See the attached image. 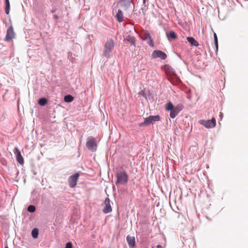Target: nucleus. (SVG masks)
Here are the masks:
<instances>
[{"mask_svg":"<svg viewBox=\"0 0 248 248\" xmlns=\"http://www.w3.org/2000/svg\"><path fill=\"white\" fill-rule=\"evenodd\" d=\"M116 177L117 180L115 182V185L117 186L125 185L128 182V175L125 170L116 171Z\"/></svg>","mask_w":248,"mask_h":248,"instance_id":"1","label":"nucleus"},{"mask_svg":"<svg viewBox=\"0 0 248 248\" xmlns=\"http://www.w3.org/2000/svg\"><path fill=\"white\" fill-rule=\"evenodd\" d=\"M114 46V41L110 38L108 40L104 46V50L103 55L106 58L108 59L110 57V53L111 52Z\"/></svg>","mask_w":248,"mask_h":248,"instance_id":"2","label":"nucleus"},{"mask_svg":"<svg viewBox=\"0 0 248 248\" xmlns=\"http://www.w3.org/2000/svg\"><path fill=\"white\" fill-rule=\"evenodd\" d=\"M164 70L167 76H174L175 77V81H170L171 83L173 85L180 83L181 81L179 77H177L175 70L170 65L165 64L164 66Z\"/></svg>","mask_w":248,"mask_h":248,"instance_id":"3","label":"nucleus"},{"mask_svg":"<svg viewBox=\"0 0 248 248\" xmlns=\"http://www.w3.org/2000/svg\"><path fill=\"white\" fill-rule=\"evenodd\" d=\"M160 120V117L159 115H150L149 117L145 118L144 121L142 123H140L139 125L140 127H143L148 125L151 124H153L155 122L159 121Z\"/></svg>","mask_w":248,"mask_h":248,"instance_id":"4","label":"nucleus"},{"mask_svg":"<svg viewBox=\"0 0 248 248\" xmlns=\"http://www.w3.org/2000/svg\"><path fill=\"white\" fill-rule=\"evenodd\" d=\"M86 146L89 150L93 152H95L97 147L95 139L92 136L89 137L87 139Z\"/></svg>","mask_w":248,"mask_h":248,"instance_id":"5","label":"nucleus"},{"mask_svg":"<svg viewBox=\"0 0 248 248\" xmlns=\"http://www.w3.org/2000/svg\"><path fill=\"white\" fill-rule=\"evenodd\" d=\"M199 122L200 124L204 125L207 128H213L216 125V121L215 118H212L211 120L207 121L201 120Z\"/></svg>","mask_w":248,"mask_h":248,"instance_id":"6","label":"nucleus"},{"mask_svg":"<svg viewBox=\"0 0 248 248\" xmlns=\"http://www.w3.org/2000/svg\"><path fill=\"white\" fill-rule=\"evenodd\" d=\"M133 4V0H120L117 3V5H119L124 11H126Z\"/></svg>","mask_w":248,"mask_h":248,"instance_id":"7","label":"nucleus"},{"mask_svg":"<svg viewBox=\"0 0 248 248\" xmlns=\"http://www.w3.org/2000/svg\"><path fill=\"white\" fill-rule=\"evenodd\" d=\"M79 176V173H76L69 177L68 182L71 188H74L77 186Z\"/></svg>","mask_w":248,"mask_h":248,"instance_id":"8","label":"nucleus"},{"mask_svg":"<svg viewBox=\"0 0 248 248\" xmlns=\"http://www.w3.org/2000/svg\"><path fill=\"white\" fill-rule=\"evenodd\" d=\"M167 54L161 50H154L152 53V57L154 59L160 58L162 60H164L167 58Z\"/></svg>","mask_w":248,"mask_h":248,"instance_id":"9","label":"nucleus"},{"mask_svg":"<svg viewBox=\"0 0 248 248\" xmlns=\"http://www.w3.org/2000/svg\"><path fill=\"white\" fill-rule=\"evenodd\" d=\"M105 206L103 209V212L105 214L110 213L112 211L110 205V200L108 198H106L104 202Z\"/></svg>","mask_w":248,"mask_h":248,"instance_id":"10","label":"nucleus"},{"mask_svg":"<svg viewBox=\"0 0 248 248\" xmlns=\"http://www.w3.org/2000/svg\"><path fill=\"white\" fill-rule=\"evenodd\" d=\"M15 37V32L14 31V29L13 26H10L7 29L6 32V35L5 36V41H9Z\"/></svg>","mask_w":248,"mask_h":248,"instance_id":"11","label":"nucleus"},{"mask_svg":"<svg viewBox=\"0 0 248 248\" xmlns=\"http://www.w3.org/2000/svg\"><path fill=\"white\" fill-rule=\"evenodd\" d=\"M15 153L16 155V160L21 165L24 164V159L22 157L20 151L17 148H15Z\"/></svg>","mask_w":248,"mask_h":248,"instance_id":"12","label":"nucleus"},{"mask_svg":"<svg viewBox=\"0 0 248 248\" xmlns=\"http://www.w3.org/2000/svg\"><path fill=\"white\" fill-rule=\"evenodd\" d=\"M126 239L129 248H134L136 243L135 237L128 235Z\"/></svg>","mask_w":248,"mask_h":248,"instance_id":"13","label":"nucleus"},{"mask_svg":"<svg viewBox=\"0 0 248 248\" xmlns=\"http://www.w3.org/2000/svg\"><path fill=\"white\" fill-rule=\"evenodd\" d=\"M117 21L121 23L124 21V14L121 9H118L116 15Z\"/></svg>","mask_w":248,"mask_h":248,"instance_id":"14","label":"nucleus"},{"mask_svg":"<svg viewBox=\"0 0 248 248\" xmlns=\"http://www.w3.org/2000/svg\"><path fill=\"white\" fill-rule=\"evenodd\" d=\"M187 41L192 45L195 46H199V43L193 37H187L186 38Z\"/></svg>","mask_w":248,"mask_h":248,"instance_id":"15","label":"nucleus"},{"mask_svg":"<svg viewBox=\"0 0 248 248\" xmlns=\"http://www.w3.org/2000/svg\"><path fill=\"white\" fill-rule=\"evenodd\" d=\"M166 35L168 39H175L177 37L176 33L173 31H170L169 32H167Z\"/></svg>","mask_w":248,"mask_h":248,"instance_id":"16","label":"nucleus"},{"mask_svg":"<svg viewBox=\"0 0 248 248\" xmlns=\"http://www.w3.org/2000/svg\"><path fill=\"white\" fill-rule=\"evenodd\" d=\"M124 41L130 43L134 46H136V41H135V39L134 37L128 36L126 38L124 39Z\"/></svg>","mask_w":248,"mask_h":248,"instance_id":"17","label":"nucleus"},{"mask_svg":"<svg viewBox=\"0 0 248 248\" xmlns=\"http://www.w3.org/2000/svg\"><path fill=\"white\" fill-rule=\"evenodd\" d=\"M47 103V99L46 98L42 97L38 100V103L41 106H45Z\"/></svg>","mask_w":248,"mask_h":248,"instance_id":"18","label":"nucleus"},{"mask_svg":"<svg viewBox=\"0 0 248 248\" xmlns=\"http://www.w3.org/2000/svg\"><path fill=\"white\" fill-rule=\"evenodd\" d=\"M151 37L150 33L147 31H144L141 36L142 39L144 41L147 40Z\"/></svg>","mask_w":248,"mask_h":248,"instance_id":"19","label":"nucleus"},{"mask_svg":"<svg viewBox=\"0 0 248 248\" xmlns=\"http://www.w3.org/2000/svg\"><path fill=\"white\" fill-rule=\"evenodd\" d=\"M5 12L6 15H8L10 12V4L9 0H5Z\"/></svg>","mask_w":248,"mask_h":248,"instance_id":"20","label":"nucleus"},{"mask_svg":"<svg viewBox=\"0 0 248 248\" xmlns=\"http://www.w3.org/2000/svg\"><path fill=\"white\" fill-rule=\"evenodd\" d=\"M165 108L168 111H170L174 108V106L171 102L169 101L166 104Z\"/></svg>","mask_w":248,"mask_h":248,"instance_id":"21","label":"nucleus"},{"mask_svg":"<svg viewBox=\"0 0 248 248\" xmlns=\"http://www.w3.org/2000/svg\"><path fill=\"white\" fill-rule=\"evenodd\" d=\"M39 234V230L37 228H34L31 231V235L33 238H38Z\"/></svg>","mask_w":248,"mask_h":248,"instance_id":"22","label":"nucleus"},{"mask_svg":"<svg viewBox=\"0 0 248 248\" xmlns=\"http://www.w3.org/2000/svg\"><path fill=\"white\" fill-rule=\"evenodd\" d=\"M74 97L70 94L66 95L64 97V101L65 102L70 103L73 101Z\"/></svg>","mask_w":248,"mask_h":248,"instance_id":"23","label":"nucleus"},{"mask_svg":"<svg viewBox=\"0 0 248 248\" xmlns=\"http://www.w3.org/2000/svg\"><path fill=\"white\" fill-rule=\"evenodd\" d=\"M178 114L179 112L174 108L170 111V117L172 119L174 118Z\"/></svg>","mask_w":248,"mask_h":248,"instance_id":"24","label":"nucleus"},{"mask_svg":"<svg viewBox=\"0 0 248 248\" xmlns=\"http://www.w3.org/2000/svg\"><path fill=\"white\" fill-rule=\"evenodd\" d=\"M36 207L33 205H30L28 207L27 210L30 213H33L35 211Z\"/></svg>","mask_w":248,"mask_h":248,"instance_id":"25","label":"nucleus"},{"mask_svg":"<svg viewBox=\"0 0 248 248\" xmlns=\"http://www.w3.org/2000/svg\"><path fill=\"white\" fill-rule=\"evenodd\" d=\"M147 43L151 47H154V44L153 42V40L152 39V37H150L147 40H146Z\"/></svg>","mask_w":248,"mask_h":248,"instance_id":"26","label":"nucleus"},{"mask_svg":"<svg viewBox=\"0 0 248 248\" xmlns=\"http://www.w3.org/2000/svg\"><path fill=\"white\" fill-rule=\"evenodd\" d=\"M175 109L179 113L184 108V107L182 105H178L176 107H174Z\"/></svg>","mask_w":248,"mask_h":248,"instance_id":"27","label":"nucleus"},{"mask_svg":"<svg viewBox=\"0 0 248 248\" xmlns=\"http://www.w3.org/2000/svg\"><path fill=\"white\" fill-rule=\"evenodd\" d=\"M139 94L144 98H147V94L144 91H141V92H139Z\"/></svg>","mask_w":248,"mask_h":248,"instance_id":"28","label":"nucleus"},{"mask_svg":"<svg viewBox=\"0 0 248 248\" xmlns=\"http://www.w3.org/2000/svg\"><path fill=\"white\" fill-rule=\"evenodd\" d=\"M72 244L71 242H69L66 244L65 248H72Z\"/></svg>","mask_w":248,"mask_h":248,"instance_id":"29","label":"nucleus"},{"mask_svg":"<svg viewBox=\"0 0 248 248\" xmlns=\"http://www.w3.org/2000/svg\"><path fill=\"white\" fill-rule=\"evenodd\" d=\"M214 43H215V46H216V51H217V50H218V41H216Z\"/></svg>","mask_w":248,"mask_h":248,"instance_id":"30","label":"nucleus"},{"mask_svg":"<svg viewBox=\"0 0 248 248\" xmlns=\"http://www.w3.org/2000/svg\"><path fill=\"white\" fill-rule=\"evenodd\" d=\"M214 42H216V41H218L217 37V34L216 33H214Z\"/></svg>","mask_w":248,"mask_h":248,"instance_id":"31","label":"nucleus"},{"mask_svg":"<svg viewBox=\"0 0 248 248\" xmlns=\"http://www.w3.org/2000/svg\"><path fill=\"white\" fill-rule=\"evenodd\" d=\"M53 17L56 20H58L59 18V16L56 15H53Z\"/></svg>","mask_w":248,"mask_h":248,"instance_id":"32","label":"nucleus"},{"mask_svg":"<svg viewBox=\"0 0 248 248\" xmlns=\"http://www.w3.org/2000/svg\"><path fill=\"white\" fill-rule=\"evenodd\" d=\"M55 11H56V9H55V8H53V9H52L51 10V12L52 13H55Z\"/></svg>","mask_w":248,"mask_h":248,"instance_id":"33","label":"nucleus"},{"mask_svg":"<svg viewBox=\"0 0 248 248\" xmlns=\"http://www.w3.org/2000/svg\"><path fill=\"white\" fill-rule=\"evenodd\" d=\"M162 246H161L160 245H158L157 246H156V248H162Z\"/></svg>","mask_w":248,"mask_h":248,"instance_id":"34","label":"nucleus"},{"mask_svg":"<svg viewBox=\"0 0 248 248\" xmlns=\"http://www.w3.org/2000/svg\"><path fill=\"white\" fill-rule=\"evenodd\" d=\"M145 1H146V0H143V3H145Z\"/></svg>","mask_w":248,"mask_h":248,"instance_id":"35","label":"nucleus"},{"mask_svg":"<svg viewBox=\"0 0 248 248\" xmlns=\"http://www.w3.org/2000/svg\"><path fill=\"white\" fill-rule=\"evenodd\" d=\"M4 248H8V247L7 246H5Z\"/></svg>","mask_w":248,"mask_h":248,"instance_id":"36","label":"nucleus"},{"mask_svg":"<svg viewBox=\"0 0 248 248\" xmlns=\"http://www.w3.org/2000/svg\"><path fill=\"white\" fill-rule=\"evenodd\" d=\"M133 15H136L137 16H138V14H137V13H134V14H133Z\"/></svg>","mask_w":248,"mask_h":248,"instance_id":"37","label":"nucleus"}]
</instances>
